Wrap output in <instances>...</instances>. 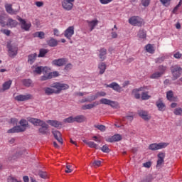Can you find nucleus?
Instances as JSON below:
<instances>
[{"instance_id":"3","label":"nucleus","mask_w":182,"mask_h":182,"mask_svg":"<svg viewBox=\"0 0 182 182\" xmlns=\"http://www.w3.org/2000/svg\"><path fill=\"white\" fill-rule=\"evenodd\" d=\"M171 72L172 73V80H177L181 76L182 68L178 65L171 67Z\"/></svg>"},{"instance_id":"43","label":"nucleus","mask_w":182,"mask_h":182,"mask_svg":"<svg viewBox=\"0 0 182 182\" xmlns=\"http://www.w3.org/2000/svg\"><path fill=\"white\" fill-rule=\"evenodd\" d=\"M173 113L176 116H181V114H182L181 107L176 108L173 111Z\"/></svg>"},{"instance_id":"54","label":"nucleus","mask_w":182,"mask_h":182,"mask_svg":"<svg viewBox=\"0 0 182 182\" xmlns=\"http://www.w3.org/2000/svg\"><path fill=\"white\" fill-rule=\"evenodd\" d=\"M141 4L143 6H149L150 5V0H141Z\"/></svg>"},{"instance_id":"31","label":"nucleus","mask_w":182,"mask_h":182,"mask_svg":"<svg viewBox=\"0 0 182 182\" xmlns=\"http://www.w3.org/2000/svg\"><path fill=\"white\" fill-rule=\"evenodd\" d=\"M98 69H100V75H103L106 72V63H100L98 65Z\"/></svg>"},{"instance_id":"7","label":"nucleus","mask_w":182,"mask_h":182,"mask_svg":"<svg viewBox=\"0 0 182 182\" xmlns=\"http://www.w3.org/2000/svg\"><path fill=\"white\" fill-rule=\"evenodd\" d=\"M33 98L32 95L26 94V95H19L14 97L15 100L17 102H26V100H31Z\"/></svg>"},{"instance_id":"57","label":"nucleus","mask_w":182,"mask_h":182,"mask_svg":"<svg viewBox=\"0 0 182 182\" xmlns=\"http://www.w3.org/2000/svg\"><path fill=\"white\" fill-rule=\"evenodd\" d=\"M100 2L102 4V5H107V4L113 2V0H100Z\"/></svg>"},{"instance_id":"17","label":"nucleus","mask_w":182,"mask_h":182,"mask_svg":"<svg viewBox=\"0 0 182 182\" xmlns=\"http://www.w3.org/2000/svg\"><path fill=\"white\" fill-rule=\"evenodd\" d=\"M53 65L55 66H63L66 65V59L65 58H60L53 60Z\"/></svg>"},{"instance_id":"44","label":"nucleus","mask_w":182,"mask_h":182,"mask_svg":"<svg viewBox=\"0 0 182 182\" xmlns=\"http://www.w3.org/2000/svg\"><path fill=\"white\" fill-rule=\"evenodd\" d=\"M161 76H162L161 73H160V72H156L154 73H153L151 75V79H157L159 77H161Z\"/></svg>"},{"instance_id":"15","label":"nucleus","mask_w":182,"mask_h":182,"mask_svg":"<svg viewBox=\"0 0 182 182\" xmlns=\"http://www.w3.org/2000/svg\"><path fill=\"white\" fill-rule=\"evenodd\" d=\"M52 133L55 137V139L58 141L60 144H63V139H62V134L59 131H52Z\"/></svg>"},{"instance_id":"41","label":"nucleus","mask_w":182,"mask_h":182,"mask_svg":"<svg viewBox=\"0 0 182 182\" xmlns=\"http://www.w3.org/2000/svg\"><path fill=\"white\" fill-rule=\"evenodd\" d=\"M49 50L46 49H41L40 53L38 54V58H43L46 53H48Z\"/></svg>"},{"instance_id":"8","label":"nucleus","mask_w":182,"mask_h":182,"mask_svg":"<svg viewBox=\"0 0 182 182\" xmlns=\"http://www.w3.org/2000/svg\"><path fill=\"white\" fill-rule=\"evenodd\" d=\"M75 35V26H71L68 27L65 31H64V36L67 38V39L70 40L72 38V36Z\"/></svg>"},{"instance_id":"42","label":"nucleus","mask_w":182,"mask_h":182,"mask_svg":"<svg viewBox=\"0 0 182 182\" xmlns=\"http://www.w3.org/2000/svg\"><path fill=\"white\" fill-rule=\"evenodd\" d=\"M87 144L91 149H99V146L97 144H96V143H95L93 141H89L88 143H87Z\"/></svg>"},{"instance_id":"10","label":"nucleus","mask_w":182,"mask_h":182,"mask_svg":"<svg viewBox=\"0 0 182 182\" xmlns=\"http://www.w3.org/2000/svg\"><path fill=\"white\" fill-rule=\"evenodd\" d=\"M158 160L156 163V167H161L164 164V159H166V153L159 152L157 155Z\"/></svg>"},{"instance_id":"38","label":"nucleus","mask_w":182,"mask_h":182,"mask_svg":"<svg viewBox=\"0 0 182 182\" xmlns=\"http://www.w3.org/2000/svg\"><path fill=\"white\" fill-rule=\"evenodd\" d=\"M142 100H149L151 96L149 95V92H143L141 95Z\"/></svg>"},{"instance_id":"13","label":"nucleus","mask_w":182,"mask_h":182,"mask_svg":"<svg viewBox=\"0 0 182 182\" xmlns=\"http://www.w3.org/2000/svg\"><path fill=\"white\" fill-rule=\"evenodd\" d=\"M17 19L21 25V29H24V31H29L31 26V23H27L26 21L21 17H18Z\"/></svg>"},{"instance_id":"6","label":"nucleus","mask_w":182,"mask_h":182,"mask_svg":"<svg viewBox=\"0 0 182 182\" xmlns=\"http://www.w3.org/2000/svg\"><path fill=\"white\" fill-rule=\"evenodd\" d=\"M101 105H107L108 106H111V107L116 108L117 106H119V102L116 101H112L110 100H108L107 98H102L100 100Z\"/></svg>"},{"instance_id":"48","label":"nucleus","mask_w":182,"mask_h":182,"mask_svg":"<svg viewBox=\"0 0 182 182\" xmlns=\"http://www.w3.org/2000/svg\"><path fill=\"white\" fill-rule=\"evenodd\" d=\"M0 24L3 28L6 26V23L5 22V17L3 16H0Z\"/></svg>"},{"instance_id":"21","label":"nucleus","mask_w":182,"mask_h":182,"mask_svg":"<svg viewBox=\"0 0 182 182\" xmlns=\"http://www.w3.org/2000/svg\"><path fill=\"white\" fill-rule=\"evenodd\" d=\"M87 23H88V26L90 28V32L97 26V24L99 23V21L97 19L92 20V21H87Z\"/></svg>"},{"instance_id":"35","label":"nucleus","mask_w":182,"mask_h":182,"mask_svg":"<svg viewBox=\"0 0 182 182\" xmlns=\"http://www.w3.org/2000/svg\"><path fill=\"white\" fill-rule=\"evenodd\" d=\"M12 85V80H9V81L5 82L3 85V90H8L9 89L11 88V85Z\"/></svg>"},{"instance_id":"47","label":"nucleus","mask_w":182,"mask_h":182,"mask_svg":"<svg viewBox=\"0 0 182 182\" xmlns=\"http://www.w3.org/2000/svg\"><path fill=\"white\" fill-rule=\"evenodd\" d=\"M167 69V67L164 66V65H160L159 67V70L160 71L159 73H161V75H164V72H166Z\"/></svg>"},{"instance_id":"18","label":"nucleus","mask_w":182,"mask_h":182,"mask_svg":"<svg viewBox=\"0 0 182 182\" xmlns=\"http://www.w3.org/2000/svg\"><path fill=\"white\" fill-rule=\"evenodd\" d=\"M120 140H122V135L117 134L108 138L107 139V141H108L109 143H113L114 141H120Z\"/></svg>"},{"instance_id":"59","label":"nucleus","mask_w":182,"mask_h":182,"mask_svg":"<svg viewBox=\"0 0 182 182\" xmlns=\"http://www.w3.org/2000/svg\"><path fill=\"white\" fill-rule=\"evenodd\" d=\"M100 164H102V161H95L92 163V166L94 167H100Z\"/></svg>"},{"instance_id":"26","label":"nucleus","mask_w":182,"mask_h":182,"mask_svg":"<svg viewBox=\"0 0 182 182\" xmlns=\"http://www.w3.org/2000/svg\"><path fill=\"white\" fill-rule=\"evenodd\" d=\"M96 106H99V102H93L92 104H88V105H82V110H87V109H93V107H96Z\"/></svg>"},{"instance_id":"11","label":"nucleus","mask_w":182,"mask_h":182,"mask_svg":"<svg viewBox=\"0 0 182 182\" xmlns=\"http://www.w3.org/2000/svg\"><path fill=\"white\" fill-rule=\"evenodd\" d=\"M40 127L38 131L41 134H49V125L46 122H44Z\"/></svg>"},{"instance_id":"5","label":"nucleus","mask_w":182,"mask_h":182,"mask_svg":"<svg viewBox=\"0 0 182 182\" xmlns=\"http://www.w3.org/2000/svg\"><path fill=\"white\" fill-rule=\"evenodd\" d=\"M7 48L9 49V56L10 58H14L18 55V46L8 43Z\"/></svg>"},{"instance_id":"55","label":"nucleus","mask_w":182,"mask_h":182,"mask_svg":"<svg viewBox=\"0 0 182 182\" xmlns=\"http://www.w3.org/2000/svg\"><path fill=\"white\" fill-rule=\"evenodd\" d=\"M38 176L41 178H46V177H48V173H46V172L41 171L39 172Z\"/></svg>"},{"instance_id":"53","label":"nucleus","mask_w":182,"mask_h":182,"mask_svg":"<svg viewBox=\"0 0 182 182\" xmlns=\"http://www.w3.org/2000/svg\"><path fill=\"white\" fill-rule=\"evenodd\" d=\"M1 32L4 35H6V36H9V35H11V31L8 29L3 28L1 30Z\"/></svg>"},{"instance_id":"62","label":"nucleus","mask_w":182,"mask_h":182,"mask_svg":"<svg viewBox=\"0 0 182 182\" xmlns=\"http://www.w3.org/2000/svg\"><path fill=\"white\" fill-rule=\"evenodd\" d=\"M11 124H14V126H15V124H18V119L11 118Z\"/></svg>"},{"instance_id":"28","label":"nucleus","mask_w":182,"mask_h":182,"mask_svg":"<svg viewBox=\"0 0 182 182\" xmlns=\"http://www.w3.org/2000/svg\"><path fill=\"white\" fill-rule=\"evenodd\" d=\"M107 55V50L106 48H101L100 50L99 58L101 60H105L106 59V55Z\"/></svg>"},{"instance_id":"9","label":"nucleus","mask_w":182,"mask_h":182,"mask_svg":"<svg viewBox=\"0 0 182 182\" xmlns=\"http://www.w3.org/2000/svg\"><path fill=\"white\" fill-rule=\"evenodd\" d=\"M138 114L141 119H143V120H145L146 122H149V120L151 119V115H150L147 111L140 109L138 111Z\"/></svg>"},{"instance_id":"24","label":"nucleus","mask_w":182,"mask_h":182,"mask_svg":"<svg viewBox=\"0 0 182 182\" xmlns=\"http://www.w3.org/2000/svg\"><path fill=\"white\" fill-rule=\"evenodd\" d=\"M47 123H48V124H50L53 127H56V128L62 127V124H63L62 122L56 120H48Z\"/></svg>"},{"instance_id":"50","label":"nucleus","mask_w":182,"mask_h":182,"mask_svg":"<svg viewBox=\"0 0 182 182\" xmlns=\"http://www.w3.org/2000/svg\"><path fill=\"white\" fill-rule=\"evenodd\" d=\"M102 151H103V153H109L110 151V149H109V146H107V145H104L102 148H101Z\"/></svg>"},{"instance_id":"33","label":"nucleus","mask_w":182,"mask_h":182,"mask_svg":"<svg viewBox=\"0 0 182 182\" xmlns=\"http://www.w3.org/2000/svg\"><path fill=\"white\" fill-rule=\"evenodd\" d=\"M145 49H146V52H148V53L153 54V53H154V52H156L154 47L151 44H147L145 46Z\"/></svg>"},{"instance_id":"51","label":"nucleus","mask_w":182,"mask_h":182,"mask_svg":"<svg viewBox=\"0 0 182 182\" xmlns=\"http://www.w3.org/2000/svg\"><path fill=\"white\" fill-rule=\"evenodd\" d=\"M65 173H72L73 171V168H72V166L70 164L66 165V169L65 170Z\"/></svg>"},{"instance_id":"16","label":"nucleus","mask_w":182,"mask_h":182,"mask_svg":"<svg viewBox=\"0 0 182 182\" xmlns=\"http://www.w3.org/2000/svg\"><path fill=\"white\" fill-rule=\"evenodd\" d=\"M33 73H36L37 75H42L43 73H48V68L47 67H42V66H37L33 70Z\"/></svg>"},{"instance_id":"20","label":"nucleus","mask_w":182,"mask_h":182,"mask_svg":"<svg viewBox=\"0 0 182 182\" xmlns=\"http://www.w3.org/2000/svg\"><path fill=\"white\" fill-rule=\"evenodd\" d=\"M156 107H158V109L160 112H164L166 110V105L164 102H163V100L161 99H159L158 101L156 102Z\"/></svg>"},{"instance_id":"25","label":"nucleus","mask_w":182,"mask_h":182,"mask_svg":"<svg viewBox=\"0 0 182 182\" xmlns=\"http://www.w3.org/2000/svg\"><path fill=\"white\" fill-rule=\"evenodd\" d=\"M6 12H8V14H10L11 15H16V14H18L19 9H12V5H7L6 6Z\"/></svg>"},{"instance_id":"40","label":"nucleus","mask_w":182,"mask_h":182,"mask_svg":"<svg viewBox=\"0 0 182 182\" xmlns=\"http://www.w3.org/2000/svg\"><path fill=\"white\" fill-rule=\"evenodd\" d=\"M63 123H75V118L73 117H69L63 119Z\"/></svg>"},{"instance_id":"23","label":"nucleus","mask_w":182,"mask_h":182,"mask_svg":"<svg viewBox=\"0 0 182 182\" xmlns=\"http://www.w3.org/2000/svg\"><path fill=\"white\" fill-rule=\"evenodd\" d=\"M28 122H30V123H32V124H33L34 126H41V124L45 123V122L43 120L38 119L36 118H31L28 120Z\"/></svg>"},{"instance_id":"45","label":"nucleus","mask_w":182,"mask_h":182,"mask_svg":"<svg viewBox=\"0 0 182 182\" xmlns=\"http://www.w3.org/2000/svg\"><path fill=\"white\" fill-rule=\"evenodd\" d=\"M173 91L170 90L166 93V97L168 100H170V102H173Z\"/></svg>"},{"instance_id":"39","label":"nucleus","mask_w":182,"mask_h":182,"mask_svg":"<svg viewBox=\"0 0 182 182\" xmlns=\"http://www.w3.org/2000/svg\"><path fill=\"white\" fill-rule=\"evenodd\" d=\"M23 85L26 87H30V86L32 85V80L31 79L23 80Z\"/></svg>"},{"instance_id":"60","label":"nucleus","mask_w":182,"mask_h":182,"mask_svg":"<svg viewBox=\"0 0 182 182\" xmlns=\"http://www.w3.org/2000/svg\"><path fill=\"white\" fill-rule=\"evenodd\" d=\"M49 75L51 76L52 79V77H57V76H59V73L57 71H54L53 73H49Z\"/></svg>"},{"instance_id":"64","label":"nucleus","mask_w":182,"mask_h":182,"mask_svg":"<svg viewBox=\"0 0 182 182\" xmlns=\"http://www.w3.org/2000/svg\"><path fill=\"white\" fill-rule=\"evenodd\" d=\"M182 55L181 53H180V52H177L174 55H173V57L176 58V59H180L181 58Z\"/></svg>"},{"instance_id":"14","label":"nucleus","mask_w":182,"mask_h":182,"mask_svg":"<svg viewBox=\"0 0 182 182\" xmlns=\"http://www.w3.org/2000/svg\"><path fill=\"white\" fill-rule=\"evenodd\" d=\"M107 87H110V89H112L115 92H118V93H120V92H122V87H120L119 85L115 82H112L109 85H107Z\"/></svg>"},{"instance_id":"29","label":"nucleus","mask_w":182,"mask_h":182,"mask_svg":"<svg viewBox=\"0 0 182 182\" xmlns=\"http://www.w3.org/2000/svg\"><path fill=\"white\" fill-rule=\"evenodd\" d=\"M23 129H21V126H16V127H14L13 128L9 129L7 131V133H22V131Z\"/></svg>"},{"instance_id":"4","label":"nucleus","mask_w":182,"mask_h":182,"mask_svg":"<svg viewBox=\"0 0 182 182\" xmlns=\"http://www.w3.org/2000/svg\"><path fill=\"white\" fill-rule=\"evenodd\" d=\"M168 144H170L168 142L154 143L149 144L148 149L151 151H156L157 150H161V149H166Z\"/></svg>"},{"instance_id":"61","label":"nucleus","mask_w":182,"mask_h":182,"mask_svg":"<svg viewBox=\"0 0 182 182\" xmlns=\"http://www.w3.org/2000/svg\"><path fill=\"white\" fill-rule=\"evenodd\" d=\"M143 166L146 168H150L151 167V162H146L143 164Z\"/></svg>"},{"instance_id":"36","label":"nucleus","mask_w":182,"mask_h":182,"mask_svg":"<svg viewBox=\"0 0 182 182\" xmlns=\"http://www.w3.org/2000/svg\"><path fill=\"white\" fill-rule=\"evenodd\" d=\"M34 38H40L41 39H45V33L43 31H38L33 34Z\"/></svg>"},{"instance_id":"22","label":"nucleus","mask_w":182,"mask_h":182,"mask_svg":"<svg viewBox=\"0 0 182 182\" xmlns=\"http://www.w3.org/2000/svg\"><path fill=\"white\" fill-rule=\"evenodd\" d=\"M6 25L9 28H16V26H18V21L12 18H9L7 20V23H6Z\"/></svg>"},{"instance_id":"19","label":"nucleus","mask_w":182,"mask_h":182,"mask_svg":"<svg viewBox=\"0 0 182 182\" xmlns=\"http://www.w3.org/2000/svg\"><path fill=\"white\" fill-rule=\"evenodd\" d=\"M144 90V87H140L139 88H135L132 90V95H134L135 99H140L141 97V95H140V93L139 92H143Z\"/></svg>"},{"instance_id":"49","label":"nucleus","mask_w":182,"mask_h":182,"mask_svg":"<svg viewBox=\"0 0 182 182\" xmlns=\"http://www.w3.org/2000/svg\"><path fill=\"white\" fill-rule=\"evenodd\" d=\"M160 2L164 6H168V5H170V2H171V0H160Z\"/></svg>"},{"instance_id":"32","label":"nucleus","mask_w":182,"mask_h":182,"mask_svg":"<svg viewBox=\"0 0 182 182\" xmlns=\"http://www.w3.org/2000/svg\"><path fill=\"white\" fill-rule=\"evenodd\" d=\"M36 56H38L36 53L31 54L28 56V62L30 65H32L36 60Z\"/></svg>"},{"instance_id":"27","label":"nucleus","mask_w":182,"mask_h":182,"mask_svg":"<svg viewBox=\"0 0 182 182\" xmlns=\"http://www.w3.org/2000/svg\"><path fill=\"white\" fill-rule=\"evenodd\" d=\"M76 122V123H83L84 122H86V117L85 115H77L74 117V122Z\"/></svg>"},{"instance_id":"52","label":"nucleus","mask_w":182,"mask_h":182,"mask_svg":"<svg viewBox=\"0 0 182 182\" xmlns=\"http://www.w3.org/2000/svg\"><path fill=\"white\" fill-rule=\"evenodd\" d=\"M95 95H97V97H105V96H106V92L101 91L97 92Z\"/></svg>"},{"instance_id":"30","label":"nucleus","mask_w":182,"mask_h":182,"mask_svg":"<svg viewBox=\"0 0 182 182\" xmlns=\"http://www.w3.org/2000/svg\"><path fill=\"white\" fill-rule=\"evenodd\" d=\"M20 129L22 130V132H25V130H26V127H28V121H26V119H21L20 121Z\"/></svg>"},{"instance_id":"46","label":"nucleus","mask_w":182,"mask_h":182,"mask_svg":"<svg viewBox=\"0 0 182 182\" xmlns=\"http://www.w3.org/2000/svg\"><path fill=\"white\" fill-rule=\"evenodd\" d=\"M95 129H98L100 132H106V126L105 125H95Z\"/></svg>"},{"instance_id":"2","label":"nucleus","mask_w":182,"mask_h":182,"mask_svg":"<svg viewBox=\"0 0 182 182\" xmlns=\"http://www.w3.org/2000/svg\"><path fill=\"white\" fill-rule=\"evenodd\" d=\"M129 23L132 25V26H139L141 27L144 25V20L139 16H133L128 20Z\"/></svg>"},{"instance_id":"34","label":"nucleus","mask_w":182,"mask_h":182,"mask_svg":"<svg viewBox=\"0 0 182 182\" xmlns=\"http://www.w3.org/2000/svg\"><path fill=\"white\" fill-rule=\"evenodd\" d=\"M48 46L51 48H55V46H58V41L55 38H51L47 41Z\"/></svg>"},{"instance_id":"63","label":"nucleus","mask_w":182,"mask_h":182,"mask_svg":"<svg viewBox=\"0 0 182 182\" xmlns=\"http://www.w3.org/2000/svg\"><path fill=\"white\" fill-rule=\"evenodd\" d=\"M111 36H112V39H116L117 38V36H118L117 33L116 31H113L111 33Z\"/></svg>"},{"instance_id":"56","label":"nucleus","mask_w":182,"mask_h":182,"mask_svg":"<svg viewBox=\"0 0 182 182\" xmlns=\"http://www.w3.org/2000/svg\"><path fill=\"white\" fill-rule=\"evenodd\" d=\"M166 58L164 57H159L155 60L156 63H162V62H164V60Z\"/></svg>"},{"instance_id":"58","label":"nucleus","mask_w":182,"mask_h":182,"mask_svg":"<svg viewBox=\"0 0 182 182\" xmlns=\"http://www.w3.org/2000/svg\"><path fill=\"white\" fill-rule=\"evenodd\" d=\"M48 79H52V76L48 73L47 75H43L41 77V80H48Z\"/></svg>"},{"instance_id":"1","label":"nucleus","mask_w":182,"mask_h":182,"mask_svg":"<svg viewBox=\"0 0 182 182\" xmlns=\"http://www.w3.org/2000/svg\"><path fill=\"white\" fill-rule=\"evenodd\" d=\"M69 85L60 82H54L50 85V87H44V93L47 96L52 95H59L62 90H68Z\"/></svg>"},{"instance_id":"12","label":"nucleus","mask_w":182,"mask_h":182,"mask_svg":"<svg viewBox=\"0 0 182 182\" xmlns=\"http://www.w3.org/2000/svg\"><path fill=\"white\" fill-rule=\"evenodd\" d=\"M61 5L65 11H72L73 9V3H70V1L63 0Z\"/></svg>"},{"instance_id":"37","label":"nucleus","mask_w":182,"mask_h":182,"mask_svg":"<svg viewBox=\"0 0 182 182\" xmlns=\"http://www.w3.org/2000/svg\"><path fill=\"white\" fill-rule=\"evenodd\" d=\"M138 36L140 39H146L147 34L144 30H139L138 33Z\"/></svg>"}]
</instances>
